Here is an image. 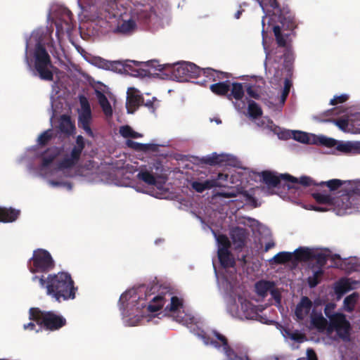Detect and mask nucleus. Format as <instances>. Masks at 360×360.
Here are the masks:
<instances>
[{"label": "nucleus", "mask_w": 360, "mask_h": 360, "mask_svg": "<svg viewBox=\"0 0 360 360\" xmlns=\"http://www.w3.org/2000/svg\"><path fill=\"white\" fill-rule=\"evenodd\" d=\"M239 223L245 226L250 227L253 231H260L262 229H265L264 226L261 225L258 221L250 217H245L242 219Z\"/></svg>", "instance_id": "nucleus-40"}, {"label": "nucleus", "mask_w": 360, "mask_h": 360, "mask_svg": "<svg viewBox=\"0 0 360 360\" xmlns=\"http://www.w3.org/2000/svg\"><path fill=\"white\" fill-rule=\"evenodd\" d=\"M52 88H53V91H52V94H51V108H52V110H53V115L51 117V122H52V120L53 119V117L55 116V114L56 113L57 110L58 108V103L55 100V96L58 94L56 85L55 84L53 85Z\"/></svg>", "instance_id": "nucleus-45"}, {"label": "nucleus", "mask_w": 360, "mask_h": 360, "mask_svg": "<svg viewBox=\"0 0 360 360\" xmlns=\"http://www.w3.org/2000/svg\"><path fill=\"white\" fill-rule=\"evenodd\" d=\"M295 316L301 324L318 330H323L326 324V319L321 311L313 307L311 301L307 297H302L295 309Z\"/></svg>", "instance_id": "nucleus-12"}, {"label": "nucleus", "mask_w": 360, "mask_h": 360, "mask_svg": "<svg viewBox=\"0 0 360 360\" xmlns=\"http://www.w3.org/2000/svg\"><path fill=\"white\" fill-rule=\"evenodd\" d=\"M291 86V82L289 79H285L284 82V87L283 89L282 90L281 96L277 98H274L275 103H274V105H275V108L276 110H281V108L283 105L286 100V98L290 92Z\"/></svg>", "instance_id": "nucleus-32"}, {"label": "nucleus", "mask_w": 360, "mask_h": 360, "mask_svg": "<svg viewBox=\"0 0 360 360\" xmlns=\"http://www.w3.org/2000/svg\"><path fill=\"white\" fill-rule=\"evenodd\" d=\"M229 176L228 174L219 173L217 178L210 179V181H214L217 185L214 187L224 186L229 181Z\"/></svg>", "instance_id": "nucleus-43"}, {"label": "nucleus", "mask_w": 360, "mask_h": 360, "mask_svg": "<svg viewBox=\"0 0 360 360\" xmlns=\"http://www.w3.org/2000/svg\"><path fill=\"white\" fill-rule=\"evenodd\" d=\"M80 107L78 108V125L90 137H94L91 128L93 120L91 110L88 99L84 96H79Z\"/></svg>", "instance_id": "nucleus-20"}, {"label": "nucleus", "mask_w": 360, "mask_h": 360, "mask_svg": "<svg viewBox=\"0 0 360 360\" xmlns=\"http://www.w3.org/2000/svg\"><path fill=\"white\" fill-rule=\"evenodd\" d=\"M272 99H273V100H274V98H272ZM274 103H275L274 101H269V104H270V105H269V107H271V105H272V106H273L274 108H275V105H274Z\"/></svg>", "instance_id": "nucleus-55"}, {"label": "nucleus", "mask_w": 360, "mask_h": 360, "mask_svg": "<svg viewBox=\"0 0 360 360\" xmlns=\"http://www.w3.org/2000/svg\"><path fill=\"white\" fill-rule=\"evenodd\" d=\"M91 63L98 68L119 73L128 72L131 68L134 67L135 70L134 73H133L134 75H138V72H141L142 69V62L134 60H127L124 62L119 60L111 61L101 57H94L91 59Z\"/></svg>", "instance_id": "nucleus-17"}, {"label": "nucleus", "mask_w": 360, "mask_h": 360, "mask_svg": "<svg viewBox=\"0 0 360 360\" xmlns=\"http://www.w3.org/2000/svg\"><path fill=\"white\" fill-rule=\"evenodd\" d=\"M120 134L124 139L130 140L131 139H139L142 137V134L134 131L129 125L121 126L119 129Z\"/></svg>", "instance_id": "nucleus-38"}, {"label": "nucleus", "mask_w": 360, "mask_h": 360, "mask_svg": "<svg viewBox=\"0 0 360 360\" xmlns=\"http://www.w3.org/2000/svg\"><path fill=\"white\" fill-rule=\"evenodd\" d=\"M153 287L140 285L124 292L120 297L119 308L125 325L136 326L145 316L146 313H155L163 309L161 313L172 317L179 323H186V314L183 300L172 292L163 289L158 295L150 298L153 292H149Z\"/></svg>", "instance_id": "nucleus-1"}, {"label": "nucleus", "mask_w": 360, "mask_h": 360, "mask_svg": "<svg viewBox=\"0 0 360 360\" xmlns=\"http://www.w3.org/2000/svg\"><path fill=\"white\" fill-rule=\"evenodd\" d=\"M19 214V210L0 207V222H12L18 217Z\"/></svg>", "instance_id": "nucleus-31"}, {"label": "nucleus", "mask_w": 360, "mask_h": 360, "mask_svg": "<svg viewBox=\"0 0 360 360\" xmlns=\"http://www.w3.org/2000/svg\"><path fill=\"white\" fill-rule=\"evenodd\" d=\"M274 246V242H272V241L268 242L265 245V251H268L269 249H271Z\"/></svg>", "instance_id": "nucleus-53"}, {"label": "nucleus", "mask_w": 360, "mask_h": 360, "mask_svg": "<svg viewBox=\"0 0 360 360\" xmlns=\"http://www.w3.org/2000/svg\"><path fill=\"white\" fill-rule=\"evenodd\" d=\"M358 299L359 294L356 292L347 296L343 301V309L347 312H352L354 309Z\"/></svg>", "instance_id": "nucleus-39"}, {"label": "nucleus", "mask_w": 360, "mask_h": 360, "mask_svg": "<svg viewBox=\"0 0 360 360\" xmlns=\"http://www.w3.org/2000/svg\"><path fill=\"white\" fill-rule=\"evenodd\" d=\"M48 18L54 22L56 27V34L58 37L64 33L69 34L72 29V14L65 7L62 6H52Z\"/></svg>", "instance_id": "nucleus-16"}, {"label": "nucleus", "mask_w": 360, "mask_h": 360, "mask_svg": "<svg viewBox=\"0 0 360 360\" xmlns=\"http://www.w3.org/2000/svg\"><path fill=\"white\" fill-rule=\"evenodd\" d=\"M237 194L238 192L234 190L217 193L213 195L212 200L216 202L219 201H222L224 198H232L236 197Z\"/></svg>", "instance_id": "nucleus-42"}, {"label": "nucleus", "mask_w": 360, "mask_h": 360, "mask_svg": "<svg viewBox=\"0 0 360 360\" xmlns=\"http://www.w3.org/2000/svg\"><path fill=\"white\" fill-rule=\"evenodd\" d=\"M230 91L231 94L228 96L229 99L232 100L233 98V103L236 109L239 112L245 113L246 105H248L250 101L246 102L245 99H244V89L242 84L238 82L231 83Z\"/></svg>", "instance_id": "nucleus-23"}, {"label": "nucleus", "mask_w": 360, "mask_h": 360, "mask_svg": "<svg viewBox=\"0 0 360 360\" xmlns=\"http://www.w3.org/2000/svg\"><path fill=\"white\" fill-rule=\"evenodd\" d=\"M58 128L62 133L67 135H71L75 132V124L70 120V117L66 115L60 117L59 120Z\"/></svg>", "instance_id": "nucleus-30"}, {"label": "nucleus", "mask_w": 360, "mask_h": 360, "mask_svg": "<svg viewBox=\"0 0 360 360\" xmlns=\"http://www.w3.org/2000/svg\"><path fill=\"white\" fill-rule=\"evenodd\" d=\"M52 136V131L51 130H47L40 134L38 137L37 141L38 143L40 145L45 144L48 142V141L51 138Z\"/></svg>", "instance_id": "nucleus-48"}, {"label": "nucleus", "mask_w": 360, "mask_h": 360, "mask_svg": "<svg viewBox=\"0 0 360 360\" xmlns=\"http://www.w3.org/2000/svg\"><path fill=\"white\" fill-rule=\"evenodd\" d=\"M89 181H94V182H97L98 181L97 180H95V179H89Z\"/></svg>", "instance_id": "nucleus-56"}, {"label": "nucleus", "mask_w": 360, "mask_h": 360, "mask_svg": "<svg viewBox=\"0 0 360 360\" xmlns=\"http://www.w3.org/2000/svg\"><path fill=\"white\" fill-rule=\"evenodd\" d=\"M81 6L85 1V10L91 15L102 34L115 32L131 34L136 32L138 22L142 19H150L155 15L150 4H143L137 1L133 6H120L114 0H77Z\"/></svg>", "instance_id": "nucleus-2"}, {"label": "nucleus", "mask_w": 360, "mask_h": 360, "mask_svg": "<svg viewBox=\"0 0 360 360\" xmlns=\"http://www.w3.org/2000/svg\"><path fill=\"white\" fill-rule=\"evenodd\" d=\"M53 267V260L50 253L44 249L34 251L30 260L29 268L32 273H42L51 270Z\"/></svg>", "instance_id": "nucleus-19"}, {"label": "nucleus", "mask_w": 360, "mask_h": 360, "mask_svg": "<svg viewBox=\"0 0 360 360\" xmlns=\"http://www.w3.org/2000/svg\"><path fill=\"white\" fill-rule=\"evenodd\" d=\"M150 316L149 314H147V316H146V318L147 319V321H149V319H148V316Z\"/></svg>", "instance_id": "nucleus-57"}, {"label": "nucleus", "mask_w": 360, "mask_h": 360, "mask_svg": "<svg viewBox=\"0 0 360 360\" xmlns=\"http://www.w3.org/2000/svg\"><path fill=\"white\" fill-rule=\"evenodd\" d=\"M84 147V138L78 136L76 146L70 154L58 158V148L49 149L43 155L42 163L37 170L35 175L45 179L48 184L53 188H64L70 191L72 184L68 179L75 176L87 177L89 172L78 168L77 165L80 154Z\"/></svg>", "instance_id": "nucleus-3"}, {"label": "nucleus", "mask_w": 360, "mask_h": 360, "mask_svg": "<svg viewBox=\"0 0 360 360\" xmlns=\"http://www.w3.org/2000/svg\"><path fill=\"white\" fill-rule=\"evenodd\" d=\"M132 167L124 166L121 161L112 164L109 172L102 174L101 181L117 186L131 187L137 192L148 193L155 198L165 199L169 195L165 180L155 177L146 167L137 174Z\"/></svg>", "instance_id": "nucleus-4"}, {"label": "nucleus", "mask_w": 360, "mask_h": 360, "mask_svg": "<svg viewBox=\"0 0 360 360\" xmlns=\"http://www.w3.org/2000/svg\"><path fill=\"white\" fill-rule=\"evenodd\" d=\"M230 160V155L226 154H217L216 153L208 155L205 158V162L210 165H224Z\"/></svg>", "instance_id": "nucleus-34"}, {"label": "nucleus", "mask_w": 360, "mask_h": 360, "mask_svg": "<svg viewBox=\"0 0 360 360\" xmlns=\"http://www.w3.org/2000/svg\"><path fill=\"white\" fill-rule=\"evenodd\" d=\"M359 132H360V130H359Z\"/></svg>", "instance_id": "nucleus-58"}, {"label": "nucleus", "mask_w": 360, "mask_h": 360, "mask_svg": "<svg viewBox=\"0 0 360 360\" xmlns=\"http://www.w3.org/2000/svg\"><path fill=\"white\" fill-rule=\"evenodd\" d=\"M287 134L288 136H292L295 141L302 143L310 144L319 143V136L316 137L314 134H307L302 131H288Z\"/></svg>", "instance_id": "nucleus-28"}, {"label": "nucleus", "mask_w": 360, "mask_h": 360, "mask_svg": "<svg viewBox=\"0 0 360 360\" xmlns=\"http://www.w3.org/2000/svg\"><path fill=\"white\" fill-rule=\"evenodd\" d=\"M226 308L228 313L233 318L263 321L260 315L263 309L256 306L245 292L230 296L227 300Z\"/></svg>", "instance_id": "nucleus-10"}, {"label": "nucleus", "mask_w": 360, "mask_h": 360, "mask_svg": "<svg viewBox=\"0 0 360 360\" xmlns=\"http://www.w3.org/2000/svg\"><path fill=\"white\" fill-rule=\"evenodd\" d=\"M240 14H241V11H238L236 13H235V18L236 19H238L240 16Z\"/></svg>", "instance_id": "nucleus-54"}, {"label": "nucleus", "mask_w": 360, "mask_h": 360, "mask_svg": "<svg viewBox=\"0 0 360 360\" xmlns=\"http://www.w3.org/2000/svg\"><path fill=\"white\" fill-rule=\"evenodd\" d=\"M96 98L100 105L103 112L107 118L112 117L113 114L112 104L116 98L110 89L101 82H96L93 85Z\"/></svg>", "instance_id": "nucleus-18"}, {"label": "nucleus", "mask_w": 360, "mask_h": 360, "mask_svg": "<svg viewBox=\"0 0 360 360\" xmlns=\"http://www.w3.org/2000/svg\"><path fill=\"white\" fill-rule=\"evenodd\" d=\"M231 236L236 247L240 248L245 243L247 237V233L244 229L236 227L231 230Z\"/></svg>", "instance_id": "nucleus-29"}, {"label": "nucleus", "mask_w": 360, "mask_h": 360, "mask_svg": "<svg viewBox=\"0 0 360 360\" xmlns=\"http://www.w3.org/2000/svg\"><path fill=\"white\" fill-rule=\"evenodd\" d=\"M359 282L352 278L340 279L335 284L334 290L338 298L350 290L356 288Z\"/></svg>", "instance_id": "nucleus-27"}, {"label": "nucleus", "mask_w": 360, "mask_h": 360, "mask_svg": "<svg viewBox=\"0 0 360 360\" xmlns=\"http://www.w3.org/2000/svg\"><path fill=\"white\" fill-rule=\"evenodd\" d=\"M351 330V324L345 315L337 314L329 322L326 320L325 328L319 331H326V335L334 340L340 339L346 342L350 339Z\"/></svg>", "instance_id": "nucleus-14"}, {"label": "nucleus", "mask_w": 360, "mask_h": 360, "mask_svg": "<svg viewBox=\"0 0 360 360\" xmlns=\"http://www.w3.org/2000/svg\"><path fill=\"white\" fill-rule=\"evenodd\" d=\"M281 333L286 341L302 342L305 339L304 336L297 330L284 328L281 330Z\"/></svg>", "instance_id": "nucleus-36"}, {"label": "nucleus", "mask_w": 360, "mask_h": 360, "mask_svg": "<svg viewBox=\"0 0 360 360\" xmlns=\"http://www.w3.org/2000/svg\"><path fill=\"white\" fill-rule=\"evenodd\" d=\"M146 107H147L151 112H155L156 108L159 106V101L155 97H153L151 99L144 100L141 101Z\"/></svg>", "instance_id": "nucleus-46"}, {"label": "nucleus", "mask_w": 360, "mask_h": 360, "mask_svg": "<svg viewBox=\"0 0 360 360\" xmlns=\"http://www.w3.org/2000/svg\"><path fill=\"white\" fill-rule=\"evenodd\" d=\"M247 93L248 94L254 98H259V94L257 92V90L255 89L254 87L252 86H248L247 88Z\"/></svg>", "instance_id": "nucleus-51"}, {"label": "nucleus", "mask_w": 360, "mask_h": 360, "mask_svg": "<svg viewBox=\"0 0 360 360\" xmlns=\"http://www.w3.org/2000/svg\"><path fill=\"white\" fill-rule=\"evenodd\" d=\"M160 73L174 80L183 82L188 78L197 77L201 74L213 77L214 80H220L225 77L226 73L217 72L214 70H201L194 63L182 61L176 63L159 64L156 60L142 63L141 72H138L139 76L159 75Z\"/></svg>", "instance_id": "nucleus-6"}, {"label": "nucleus", "mask_w": 360, "mask_h": 360, "mask_svg": "<svg viewBox=\"0 0 360 360\" xmlns=\"http://www.w3.org/2000/svg\"><path fill=\"white\" fill-rule=\"evenodd\" d=\"M212 233L217 243L218 258L224 269L220 274H218L213 263L217 283L219 286L226 291H231L238 281V276L233 267L234 259L229 252L230 242L226 236H217L214 231Z\"/></svg>", "instance_id": "nucleus-9"}, {"label": "nucleus", "mask_w": 360, "mask_h": 360, "mask_svg": "<svg viewBox=\"0 0 360 360\" xmlns=\"http://www.w3.org/2000/svg\"><path fill=\"white\" fill-rule=\"evenodd\" d=\"M293 259L294 254L290 252H281L272 258L275 263H283Z\"/></svg>", "instance_id": "nucleus-41"}, {"label": "nucleus", "mask_w": 360, "mask_h": 360, "mask_svg": "<svg viewBox=\"0 0 360 360\" xmlns=\"http://www.w3.org/2000/svg\"><path fill=\"white\" fill-rule=\"evenodd\" d=\"M143 101L139 90L135 87H129L127 91L126 107L129 113H133Z\"/></svg>", "instance_id": "nucleus-26"}, {"label": "nucleus", "mask_w": 360, "mask_h": 360, "mask_svg": "<svg viewBox=\"0 0 360 360\" xmlns=\"http://www.w3.org/2000/svg\"><path fill=\"white\" fill-rule=\"evenodd\" d=\"M24 329L25 330H35L36 332H38L39 330L35 328V325L34 323L30 322L27 324L24 325Z\"/></svg>", "instance_id": "nucleus-52"}, {"label": "nucleus", "mask_w": 360, "mask_h": 360, "mask_svg": "<svg viewBox=\"0 0 360 360\" xmlns=\"http://www.w3.org/2000/svg\"><path fill=\"white\" fill-rule=\"evenodd\" d=\"M255 178L264 182L269 190L266 191L269 194L275 193L274 188L281 186L282 181L286 183V186L289 190L299 191L300 186H308L314 184L313 180L309 176H302L300 179L295 178L289 174H278L274 172L264 171L258 174H253ZM285 186V184L283 185Z\"/></svg>", "instance_id": "nucleus-11"}, {"label": "nucleus", "mask_w": 360, "mask_h": 360, "mask_svg": "<svg viewBox=\"0 0 360 360\" xmlns=\"http://www.w3.org/2000/svg\"><path fill=\"white\" fill-rule=\"evenodd\" d=\"M321 184L326 185L330 191H335L339 188L345 191L360 195V180L356 181H341L340 179H331L328 181L321 182Z\"/></svg>", "instance_id": "nucleus-24"}, {"label": "nucleus", "mask_w": 360, "mask_h": 360, "mask_svg": "<svg viewBox=\"0 0 360 360\" xmlns=\"http://www.w3.org/2000/svg\"><path fill=\"white\" fill-rule=\"evenodd\" d=\"M355 118L347 117V118H341L338 120H333V122L342 131L348 132L349 129L348 128L349 123L354 120H360V113L354 115ZM322 122H332L330 120H323Z\"/></svg>", "instance_id": "nucleus-33"}, {"label": "nucleus", "mask_w": 360, "mask_h": 360, "mask_svg": "<svg viewBox=\"0 0 360 360\" xmlns=\"http://www.w3.org/2000/svg\"><path fill=\"white\" fill-rule=\"evenodd\" d=\"M335 308V304L334 303H328L325 307L324 312L329 321L338 314V312H334Z\"/></svg>", "instance_id": "nucleus-47"}, {"label": "nucleus", "mask_w": 360, "mask_h": 360, "mask_svg": "<svg viewBox=\"0 0 360 360\" xmlns=\"http://www.w3.org/2000/svg\"><path fill=\"white\" fill-rule=\"evenodd\" d=\"M30 319L50 330H58L66 323L65 319L61 315L52 311H42L38 308L30 309Z\"/></svg>", "instance_id": "nucleus-15"}, {"label": "nucleus", "mask_w": 360, "mask_h": 360, "mask_svg": "<svg viewBox=\"0 0 360 360\" xmlns=\"http://www.w3.org/2000/svg\"><path fill=\"white\" fill-rule=\"evenodd\" d=\"M49 33L46 34L42 30L33 32L26 41L25 60L34 75H38L41 79L51 81L53 79L54 67L51 57L44 46H53Z\"/></svg>", "instance_id": "nucleus-5"}, {"label": "nucleus", "mask_w": 360, "mask_h": 360, "mask_svg": "<svg viewBox=\"0 0 360 360\" xmlns=\"http://www.w3.org/2000/svg\"><path fill=\"white\" fill-rule=\"evenodd\" d=\"M294 259L297 261H306L316 258L319 266L311 268V275L308 278V283L311 288L315 287L321 281L323 275L322 266L326 264L329 252L318 248H300L295 250Z\"/></svg>", "instance_id": "nucleus-13"}, {"label": "nucleus", "mask_w": 360, "mask_h": 360, "mask_svg": "<svg viewBox=\"0 0 360 360\" xmlns=\"http://www.w3.org/2000/svg\"><path fill=\"white\" fill-rule=\"evenodd\" d=\"M345 192V194L335 198L323 193H314V199L322 205L312 207L311 209L319 212L333 210L340 216L360 212V194Z\"/></svg>", "instance_id": "nucleus-8"}, {"label": "nucleus", "mask_w": 360, "mask_h": 360, "mask_svg": "<svg viewBox=\"0 0 360 360\" xmlns=\"http://www.w3.org/2000/svg\"><path fill=\"white\" fill-rule=\"evenodd\" d=\"M297 360H318L315 352L312 349H308L306 356L300 357Z\"/></svg>", "instance_id": "nucleus-49"}, {"label": "nucleus", "mask_w": 360, "mask_h": 360, "mask_svg": "<svg viewBox=\"0 0 360 360\" xmlns=\"http://www.w3.org/2000/svg\"><path fill=\"white\" fill-rule=\"evenodd\" d=\"M231 82L229 81L218 82L210 86L211 91L217 95H225L230 91Z\"/></svg>", "instance_id": "nucleus-37"}, {"label": "nucleus", "mask_w": 360, "mask_h": 360, "mask_svg": "<svg viewBox=\"0 0 360 360\" xmlns=\"http://www.w3.org/2000/svg\"><path fill=\"white\" fill-rule=\"evenodd\" d=\"M126 143L129 148L138 150H146L152 147V146L150 144H142L131 140H127Z\"/></svg>", "instance_id": "nucleus-44"}, {"label": "nucleus", "mask_w": 360, "mask_h": 360, "mask_svg": "<svg viewBox=\"0 0 360 360\" xmlns=\"http://www.w3.org/2000/svg\"><path fill=\"white\" fill-rule=\"evenodd\" d=\"M192 188L198 193H202L205 190L210 189L217 185L214 181L206 179L204 181L194 180L191 184Z\"/></svg>", "instance_id": "nucleus-35"}, {"label": "nucleus", "mask_w": 360, "mask_h": 360, "mask_svg": "<svg viewBox=\"0 0 360 360\" xmlns=\"http://www.w3.org/2000/svg\"><path fill=\"white\" fill-rule=\"evenodd\" d=\"M348 98V96L347 94H342L340 96H335L333 99L330 100L331 105H335L338 103H342L346 101Z\"/></svg>", "instance_id": "nucleus-50"}, {"label": "nucleus", "mask_w": 360, "mask_h": 360, "mask_svg": "<svg viewBox=\"0 0 360 360\" xmlns=\"http://www.w3.org/2000/svg\"><path fill=\"white\" fill-rule=\"evenodd\" d=\"M32 279L33 281H37L39 286L46 290V295L57 302L76 298L78 288L67 272L49 274L46 278L35 276Z\"/></svg>", "instance_id": "nucleus-7"}, {"label": "nucleus", "mask_w": 360, "mask_h": 360, "mask_svg": "<svg viewBox=\"0 0 360 360\" xmlns=\"http://www.w3.org/2000/svg\"><path fill=\"white\" fill-rule=\"evenodd\" d=\"M248 115L258 127L263 129L276 131V127L273 122L266 117H262V110L255 101L248 102Z\"/></svg>", "instance_id": "nucleus-22"}, {"label": "nucleus", "mask_w": 360, "mask_h": 360, "mask_svg": "<svg viewBox=\"0 0 360 360\" xmlns=\"http://www.w3.org/2000/svg\"><path fill=\"white\" fill-rule=\"evenodd\" d=\"M256 292L262 296H266L269 292L271 293L272 297L275 300L276 302L279 304L281 302V297L279 292L275 289L274 284L273 282L267 281H260L255 284Z\"/></svg>", "instance_id": "nucleus-25"}, {"label": "nucleus", "mask_w": 360, "mask_h": 360, "mask_svg": "<svg viewBox=\"0 0 360 360\" xmlns=\"http://www.w3.org/2000/svg\"><path fill=\"white\" fill-rule=\"evenodd\" d=\"M319 143L327 147L335 148L341 153H360V141H338L324 136L319 137Z\"/></svg>", "instance_id": "nucleus-21"}]
</instances>
